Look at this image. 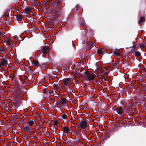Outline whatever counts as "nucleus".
I'll return each instance as SVG.
<instances>
[{
    "mask_svg": "<svg viewBox=\"0 0 146 146\" xmlns=\"http://www.w3.org/2000/svg\"><path fill=\"white\" fill-rule=\"evenodd\" d=\"M114 54L117 56H119V53L118 52H114Z\"/></svg>",
    "mask_w": 146,
    "mask_h": 146,
    "instance_id": "nucleus-21",
    "label": "nucleus"
},
{
    "mask_svg": "<svg viewBox=\"0 0 146 146\" xmlns=\"http://www.w3.org/2000/svg\"><path fill=\"white\" fill-rule=\"evenodd\" d=\"M14 38L15 39H16V40H17L18 39V37L17 36H14Z\"/></svg>",
    "mask_w": 146,
    "mask_h": 146,
    "instance_id": "nucleus-25",
    "label": "nucleus"
},
{
    "mask_svg": "<svg viewBox=\"0 0 146 146\" xmlns=\"http://www.w3.org/2000/svg\"><path fill=\"white\" fill-rule=\"evenodd\" d=\"M116 111L118 114H121L124 113V110L121 106H119L117 108Z\"/></svg>",
    "mask_w": 146,
    "mask_h": 146,
    "instance_id": "nucleus-4",
    "label": "nucleus"
},
{
    "mask_svg": "<svg viewBox=\"0 0 146 146\" xmlns=\"http://www.w3.org/2000/svg\"><path fill=\"white\" fill-rule=\"evenodd\" d=\"M54 92H49V93H50V94H52V93H53Z\"/></svg>",
    "mask_w": 146,
    "mask_h": 146,
    "instance_id": "nucleus-29",
    "label": "nucleus"
},
{
    "mask_svg": "<svg viewBox=\"0 0 146 146\" xmlns=\"http://www.w3.org/2000/svg\"><path fill=\"white\" fill-rule=\"evenodd\" d=\"M58 9H56V10H53L52 11V15L54 16L55 17H56L58 15Z\"/></svg>",
    "mask_w": 146,
    "mask_h": 146,
    "instance_id": "nucleus-10",
    "label": "nucleus"
},
{
    "mask_svg": "<svg viewBox=\"0 0 146 146\" xmlns=\"http://www.w3.org/2000/svg\"><path fill=\"white\" fill-rule=\"evenodd\" d=\"M3 66H6L7 65V60H6L3 59L1 62Z\"/></svg>",
    "mask_w": 146,
    "mask_h": 146,
    "instance_id": "nucleus-11",
    "label": "nucleus"
},
{
    "mask_svg": "<svg viewBox=\"0 0 146 146\" xmlns=\"http://www.w3.org/2000/svg\"><path fill=\"white\" fill-rule=\"evenodd\" d=\"M98 53L100 54H102L103 53V51L100 49L98 50Z\"/></svg>",
    "mask_w": 146,
    "mask_h": 146,
    "instance_id": "nucleus-22",
    "label": "nucleus"
},
{
    "mask_svg": "<svg viewBox=\"0 0 146 146\" xmlns=\"http://www.w3.org/2000/svg\"><path fill=\"white\" fill-rule=\"evenodd\" d=\"M54 96L58 97V94H54Z\"/></svg>",
    "mask_w": 146,
    "mask_h": 146,
    "instance_id": "nucleus-27",
    "label": "nucleus"
},
{
    "mask_svg": "<svg viewBox=\"0 0 146 146\" xmlns=\"http://www.w3.org/2000/svg\"><path fill=\"white\" fill-rule=\"evenodd\" d=\"M61 2L60 1H58L56 2V4L58 6L60 5Z\"/></svg>",
    "mask_w": 146,
    "mask_h": 146,
    "instance_id": "nucleus-20",
    "label": "nucleus"
},
{
    "mask_svg": "<svg viewBox=\"0 0 146 146\" xmlns=\"http://www.w3.org/2000/svg\"><path fill=\"white\" fill-rule=\"evenodd\" d=\"M63 132L65 133H68L70 132V131L68 127L67 126H65L63 127Z\"/></svg>",
    "mask_w": 146,
    "mask_h": 146,
    "instance_id": "nucleus-7",
    "label": "nucleus"
},
{
    "mask_svg": "<svg viewBox=\"0 0 146 146\" xmlns=\"http://www.w3.org/2000/svg\"><path fill=\"white\" fill-rule=\"evenodd\" d=\"M85 77L89 81L94 80L95 76V75L93 73L85 72L84 73Z\"/></svg>",
    "mask_w": 146,
    "mask_h": 146,
    "instance_id": "nucleus-1",
    "label": "nucleus"
},
{
    "mask_svg": "<svg viewBox=\"0 0 146 146\" xmlns=\"http://www.w3.org/2000/svg\"><path fill=\"white\" fill-rule=\"evenodd\" d=\"M43 91L44 92V91H46L44 89H43Z\"/></svg>",
    "mask_w": 146,
    "mask_h": 146,
    "instance_id": "nucleus-32",
    "label": "nucleus"
},
{
    "mask_svg": "<svg viewBox=\"0 0 146 146\" xmlns=\"http://www.w3.org/2000/svg\"><path fill=\"white\" fill-rule=\"evenodd\" d=\"M58 124V121H55L54 122V124L56 125H57Z\"/></svg>",
    "mask_w": 146,
    "mask_h": 146,
    "instance_id": "nucleus-26",
    "label": "nucleus"
},
{
    "mask_svg": "<svg viewBox=\"0 0 146 146\" xmlns=\"http://www.w3.org/2000/svg\"><path fill=\"white\" fill-rule=\"evenodd\" d=\"M64 85L65 86L68 87L70 84L69 81V79L67 78L65 79L63 81Z\"/></svg>",
    "mask_w": 146,
    "mask_h": 146,
    "instance_id": "nucleus-2",
    "label": "nucleus"
},
{
    "mask_svg": "<svg viewBox=\"0 0 146 146\" xmlns=\"http://www.w3.org/2000/svg\"><path fill=\"white\" fill-rule=\"evenodd\" d=\"M31 8L30 7H26L24 9L25 11L27 13H30L31 11Z\"/></svg>",
    "mask_w": 146,
    "mask_h": 146,
    "instance_id": "nucleus-13",
    "label": "nucleus"
},
{
    "mask_svg": "<svg viewBox=\"0 0 146 146\" xmlns=\"http://www.w3.org/2000/svg\"><path fill=\"white\" fill-rule=\"evenodd\" d=\"M32 62V65L38 66L39 65V63L38 60L36 59H33L32 61L30 60Z\"/></svg>",
    "mask_w": 146,
    "mask_h": 146,
    "instance_id": "nucleus-3",
    "label": "nucleus"
},
{
    "mask_svg": "<svg viewBox=\"0 0 146 146\" xmlns=\"http://www.w3.org/2000/svg\"><path fill=\"white\" fill-rule=\"evenodd\" d=\"M14 98H21V96L19 95H18L17 96H14Z\"/></svg>",
    "mask_w": 146,
    "mask_h": 146,
    "instance_id": "nucleus-23",
    "label": "nucleus"
},
{
    "mask_svg": "<svg viewBox=\"0 0 146 146\" xmlns=\"http://www.w3.org/2000/svg\"><path fill=\"white\" fill-rule=\"evenodd\" d=\"M3 66L2 65V64L0 62V68H2Z\"/></svg>",
    "mask_w": 146,
    "mask_h": 146,
    "instance_id": "nucleus-28",
    "label": "nucleus"
},
{
    "mask_svg": "<svg viewBox=\"0 0 146 146\" xmlns=\"http://www.w3.org/2000/svg\"><path fill=\"white\" fill-rule=\"evenodd\" d=\"M145 20V18L143 17H141L140 18V20L138 21V23L140 24L141 23L143 22Z\"/></svg>",
    "mask_w": 146,
    "mask_h": 146,
    "instance_id": "nucleus-18",
    "label": "nucleus"
},
{
    "mask_svg": "<svg viewBox=\"0 0 146 146\" xmlns=\"http://www.w3.org/2000/svg\"><path fill=\"white\" fill-rule=\"evenodd\" d=\"M139 47L141 48H144L146 47V44L145 43H143L140 44Z\"/></svg>",
    "mask_w": 146,
    "mask_h": 146,
    "instance_id": "nucleus-16",
    "label": "nucleus"
},
{
    "mask_svg": "<svg viewBox=\"0 0 146 146\" xmlns=\"http://www.w3.org/2000/svg\"><path fill=\"white\" fill-rule=\"evenodd\" d=\"M140 54V53L139 51H137L135 53V55L136 56L139 57Z\"/></svg>",
    "mask_w": 146,
    "mask_h": 146,
    "instance_id": "nucleus-19",
    "label": "nucleus"
},
{
    "mask_svg": "<svg viewBox=\"0 0 146 146\" xmlns=\"http://www.w3.org/2000/svg\"><path fill=\"white\" fill-rule=\"evenodd\" d=\"M30 126H32L34 123V121L33 120H29L27 122Z\"/></svg>",
    "mask_w": 146,
    "mask_h": 146,
    "instance_id": "nucleus-14",
    "label": "nucleus"
},
{
    "mask_svg": "<svg viewBox=\"0 0 146 146\" xmlns=\"http://www.w3.org/2000/svg\"><path fill=\"white\" fill-rule=\"evenodd\" d=\"M62 118L66 120L68 119V115L67 113H65V114H63L62 115Z\"/></svg>",
    "mask_w": 146,
    "mask_h": 146,
    "instance_id": "nucleus-9",
    "label": "nucleus"
},
{
    "mask_svg": "<svg viewBox=\"0 0 146 146\" xmlns=\"http://www.w3.org/2000/svg\"><path fill=\"white\" fill-rule=\"evenodd\" d=\"M24 130L26 132H30L31 131V127L29 126H26L24 128Z\"/></svg>",
    "mask_w": 146,
    "mask_h": 146,
    "instance_id": "nucleus-12",
    "label": "nucleus"
},
{
    "mask_svg": "<svg viewBox=\"0 0 146 146\" xmlns=\"http://www.w3.org/2000/svg\"><path fill=\"white\" fill-rule=\"evenodd\" d=\"M87 126V123L84 121H83L80 123V127L81 129H86V127Z\"/></svg>",
    "mask_w": 146,
    "mask_h": 146,
    "instance_id": "nucleus-6",
    "label": "nucleus"
},
{
    "mask_svg": "<svg viewBox=\"0 0 146 146\" xmlns=\"http://www.w3.org/2000/svg\"><path fill=\"white\" fill-rule=\"evenodd\" d=\"M23 17V16L21 15H18L17 16V19L18 21H20L22 19Z\"/></svg>",
    "mask_w": 146,
    "mask_h": 146,
    "instance_id": "nucleus-17",
    "label": "nucleus"
},
{
    "mask_svg": "<svg viewBox=\"0 0 146 146\" xmlns=\"http://www.w3.org/2000/svg\"><path fill=\"white\" fill-rule=\"evenodd\" d=\"M11 40L9 38H7L6 39V42L7 45H9L10 44V43Z\"/></svg>",
    "mask_w": 146,
    "mask_h": 146,
    "instance_id": "nucleus-15",
    "label": "nucleus"
},
{
    "mask_svg": "<svg viewBox=\"0 0 146 146\" xmlns=\"http://www.w3.org/2000/svg\"><path fill=\"white\" fill-rule=\"evenodd\" d=\"M42 52L44 53H48L49 52V48L48 46H44L42 48Z\"/></svg>",
    "mask_w": 146,
    "mask_h": 146,
    "instance_id": "nucleus-5",
    "label": "nucleus"
},
{
    "mask_svg": "<svg viewBox=\"0 0 146 146\" xmlns=\"http://www.w3.org/2000/svg\"><path fill=\"white\" fill-rule=\"evenodd\" d=\"M57 86L56 85H54L53 86V88L54 89V90L56 91L57 90Z\"/></svg>",
    "mask_w": 146,
    "mask_h": 146,
    "instance_id": "nucleus-24",
    "label": "nucleus"
},
{
    "mask_svg": "<svg viewBox=\"0 0 146 146\" xmlns=\"http://www.w3.org/2000/svg\"><path fill=\"white\" fill-rule=\"evenodd\" d=\"M60 104L62 105H66L68 104V101L66 98L62 99L60 102Z\"/></svg>",
    "mask_w": 146,
    "mask_h": 146,
    "instance_id": "nucleus-8",
    "label": "nucleus"
},
{
    "mask_svg": "<svg viewBox=\"0 0 146 146\" xmlns=\"http://www.w3.org/2000/svg\"><path fill=\"white\" fill-rule=\"evenodd\" d=\"M14 92L13 94H16V92Z\"/></svg>",
    "mask_w": 146,
    "mask_h": 146,
    "instance_id": "nucleus-31",
    "label": "nucleus"
},
{
    "mask_svg": "<svg viewBox=\"0 0 146 146\" xmlns=\"http://www.w3.org/2000/svg\"><path fill=\"white\" fill-rule=\"evenodd\" d=\"M61 94H64L63 92H61Z\"/></svg>",
    "mask_w": 146,
    "mask_h": 146,
    "instance_id": "nucleus-30",
    "label": "nucleus"
}]
</instances>
